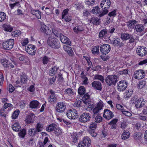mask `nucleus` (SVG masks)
Returning a JSON list of instances; mask_svg holds the SVG:
<instances>
[{"label": "nucleus", "instance_id": "51", "mask_svg": "<svg viewBox=\"0 0 147 147\" xmlns=\"http://www.w3.org/2000/svg\"><path fill=\"white\" fill-rule=\"evenodd\" d=\"M20 113V111L19 110L17 109L13 113L12 118V119H15L18 117V115Z\"/></svg>", "mask_w": 147, "mask_h": 147}, {"label": "nucleus", "instance_id": "35", "mask_svg": "<svg viewBox=\"0 0 147 147\" xmlns=\"http://www.w3.org/2000/svg\"><path fill=\"white\" fill-rule=\"evenodd\" d=\"M61 30L58 28L53 29L52 33L57 37H60L62 34L60 32Z\"/></svg>", "mask_w": 147, "mask_h": 147}, {"label": "nucleus", "instance_id": "57", "mask_svg": "<svg viewBox=\"0 0 147 147\" xmlns=\"http://www.w3.org/2000/svg\"><path fill=\"white\" fill-rule=\"evenodd\" d=\"M92 11L93 13H100V14L101 13L102 11H100L99 8V7L98 6H96V7H93V9L92 10Z\"/></svg>", "mask_w": 147, "mask_h": 147}, {"label": "nucleus", "instance_id": "39", "mask_svg": "<svg viewBox=\"0 0 147 147\" xmlns=\"http://www.w3.org/2000/svg\"><path fill=\"white\" fill-rule=\"evenodd\" d=\"M20 79L22 84H24L28 80V76L25 74H22L21 76Z\"/></svg>", "mask_w": 147, "mask_h": 147}, {"label": "nucleus", "instance_id": "12", "mask_svg": "<svg viewBox=\"0 0 147 147\" xmlns=\"http://www.w3.org/2000/svg\"><path fill=\"white\" fill-rule=\"evenodd\" d=\"M111 49L110 45L108 44L103 45L100 47V52L103 55L108 54L111 50Z\"/></svg>", "mask_w": 147, "mask_h": 147}, {"label": "nucleus", "instance_id": "48", "mask_svg": "<svg viewBox=\"0 0 147 147\" xmlns=\"http://www.w3.org/2000/svg\"><path fill=\"white\" fill-rule=\"evenodd\" d=\"M71 136L72 142L74 143H76L78 142V136L77 134L75 132L73 133L71 135Z\"/></svg>", "mask_w": 147, "mask_h": 147}, {"label": "nucleus", "instance_id": "31", "mask_svg": "<svg viewBox=\"0 0 147 147\" xmlns=\"http://www.w3.org/2000/svg\"><path fill=\"white\" fill-rule=\"evenodd\" d=\"M133 93V92L131 89H129L127 90H126L124 93V98L126 99L130 98Z\"/></svg>", "mask_w": 147, "mask_h": 147}, {"label": "nucleus", "instance_id": "2", "mask_svg": "<svg viewBox=\"0 0 147 147\" xmlns=\"http://www.w3.org/2000/svg\"><path fill=\"white\" fill-rule=\"evenodd\" d=\"M48 45L52 48L58 49L60 47L59 40L54 37H49L47 39Z\"/></svg>", "mask_w": 147, "mask_h": 147}, {"label": "nucleus", "instance_id": "26", "mask_svg": "<svg viewBox=\"0 0 147 147\" xmlns=\"http://www.w3.org/2000/svg\"><path fill=\"white\" fill-rule=\"evenodd\" d=\"M31 13L33 15H35L37 18L41 19V13L39 10H32L31 11Z\"/></svg>", "mask_w": 147, "mask_h": 147}, {"label": "nucleus", "instance_id": "32", "mask_svg": "<svg viewBox=\"0 0 147 147\" xmlns=\"http://www.w3.org/2000/svg\"><path fill=\"white\" fill-rule=\"evenodd\" d=\"M108 32L107 30L104 29L101 30L99 32V37L100 38H102L103 37H107V35Z\"/></svg>", "mask_w": 147, "mask_h": 147}, {"label": "nucleus", "instance_id": "59", "mask_svg": "<svg viewBox=\"0 0 147 147\" xmlns=\"http://www.w3.org/2000/svg\"><path fill=\"white\" fill-rule=\"evenodd\" d=\"M27 142L29 144V145L31 146L35 145L34 140L33 138H30L28 141Z\"/></svg>", "mask_w": 147, "mask_h": 147}, {"label": "nucleus", "instance_id": "44", "mask_svg": "<svg viewBox=\"0 0 147 147\" xmlns=\"http://www.w3.org/2000/svg\"><path fill=\"white\" fill-rule=\"evenodd\" d=\"M3 27L4 28V30L7 31L11 32L13 30L11 26L9 25L4 24L3 25Z\"/></svg>", "mask_w": 147, "mask_h": 147}, {"label": "nucleus", "instance_id": "10", "mask_svg": "<svg viewBox=\"0 0 147 147\" xmlns=\"http://www.w3.org/2000/svg\"><path fill=\"white\" fill-rule=\"evenodd\" d=\"M145 75V73L143 70L139 69L134 72V77L136 79L140 80L143 79Z\"/></svg>", "mask_w": 147, "mask_h": 147}, {"label": "nucleus", "instance_id": "60", "mask_svg": "<svg viewBox=\"0 0 147 147\" xmlns=\"http://www.w3.org/2000/svg\"><path fill=\"white\" fill-rule=\"evenodd\" d=\"M121 112L123 115L127 116H130L132 115L131 113L128 111H125L124 109V110L122 111Z\"/></svg>", "mask_w": 147, "mask_h": 147}, {"label": "nucleus", "instance_id": "22", "mask_svg": "<svg viewBox=\"0 0 147 147\" xmlns=\"http://www.w3.org/2000/svg\"><path fill=\"white\" fill-rule=\"evenodd\" d=\"M118 119H114L108 123L110 129H115L117 128V123Z\"/></svg>", "mask_w": 147, "mask_h": 147}, {"label": "nucleus", "instance_id": "25", "mask_svg": "<svg viewBox=\"0 0 147 147\" xmlns=\"http://www.w3.org/2000/svg\"><path fill=\"white\" fill-rule=\"evenodd\" d=\"M63 47L64 50L67 52L69 55L71 56L73 55L74 53L71 47L67 46L65 45H64Z\"/></svg>", "mask_w": 147, "mask_h": 147}, {"label": "nucleus", "instance_id": "54", "mask_svg": "<svg viewBox=\"0 0 147 147\" xmlns=\"http://www.w3.org/2000/svg\"><path fill=\"white\" fill-rule=\"evenodd\" d=\"M28 134L30 136H32L35 135L37 133V132L34 129H29L28 131Z\"/></svg>", "mask_w": 147, "mask_h": 147}, {"label": "nucleus", "instance_id": "4", "mask_svg": "<svg viewBox=\"0 0 147 147\" xmlns=\"http://www.w3.org/2000/svg\"><path fill=\"white\" fill-rule=\"evenodd\" d=\"M118 81L117 76L115 75L107 76L105 79L106 83L108 86L115 85Z\"/></svg>", "mask_w": 147, "mask_h": 147}, {"label": "nucleus", "instance_id": "36", "mask_svg": "<svg viewBox=\"0 0 147 147\" xmlns=\"http://www.w3.org/2000/svg\"><path fill=\"white\" fill-rule=\"evenodd\" d=\"M35 127V130L37 132H39L42 130L43 125L40 123H37Z\"/></svg>", "mask_w": 147, "mask_h": 147}, {"label": "nucleus", "instance_id": "37", "mask_svg": "<svg viewBox=\"0 0 147 147\" xmlns=\"http://www.w3.org/2000/svg\"><path fill=\"white\" fill-rule=\"evenodd\" d=\"M65 92L69 96L71 97H74V93L73 90L71 88H67L65 90Z\"/></svg>", "mask_w": 147, "mask_h": 147}, {"label": "nucleus", "instance_id": "19", "mask_svg": "<svg viewBox=\"0 0 147 147\" xmlns=\"http://www.w3.org/2000/svg\"><path fill=\"white\" fill-rule=\"evenodd\" d=\"M92 86L94 89L101 91L102 89L101 82L98 81H94L92 83Z\"/></svg>", "mask_w": 147, "mask_h": 147}, {"label": "nucleus", "instance_id": "58", "mask_svg": "<svg viewBox=\"0 0 147 147\" xmlns=\"http://www.w3.org/2000/svg\"><path fill=\"white\" fill-rule=\"evenodd\" d=\"M5 13L3 12H0V22L3 21L6 18Z\"/></svg>", "mask_w": 147, "mask_h": 147}, {"label": "nucleus", "instance_id": "45", "mask_svg": "<svg viewBox=\"0 0 147 147\" xmlns=\"http://www.w3.org/2000/svg\"><path fill=\"white\" fill-rule=\"evenodd\" d=\"M146 103V100L143 99L138 105H135V107L137 108H141L143 107Z\"/></svg>", "mask_w": 147, "mask_h": 147}, {"label": "nucleus", "instance_id": "38", "mask_svg": "<svg viewBox=\"0 0 147 147\" xmlns=\"http://www.w3.org/2000/svg\"><path fill=\"white\" fill-rule=\"evenodd\" d=\"M78 94L81 95H83L86 92L85 88L83 86H80L78 90Z\"/></svg>", "mask_w": 147, "mask_h": 147}, {"label": "nucleus", "instance_id": "17", "mask_svg": "<svg viewBox=\"0 0 147 147\" xmlns=\"http://www.w3.org/2000/svg\"><path fill=\"white\" fill-rule=\"evenodd\" d=\"M84 25L80 23L75 24L73 28V30L74 32L77 34L82 32L84 30Z\"/></svg>", "mask_w": 147, "mask_h": 147}, {"label": "nucleus", "instance_id": "6", "mask_svg": "<svg viewBox=\"0 0 147 147\" xmlns=\"http://www.w3.org/2000/svg\"><path fill=\"white\" fill-rule=\"evenodd\" d=\"M91 118V115L90 113L85 112L80 115L79 121L82 123H85L90 121Z\"/></svg>", "mask_w": 147, "mask_h": 147}, {"label": "nucleus", "instance_id": "20", "mask_svg": "<svg viewBox=\"0 0 147 147\" xmlns=\"http://www.w3.org/2000/svg\"><path fill=\"white\" fill-rule=\"evenodd\" d=\"M61 35V36L60 37V39L62 42L67 45L69 46L71 45V43L69 39L67 37L64 36L63 34Z\"/></svg>", "mask_w": 147, "mask_h": 147}, {"label": "nucleus", "instance_id": "27", "mask_svg": "<svg viewBox=\"0 0 147 147\" xmlns=\"http://www.w3.org/2000/svg\"><path fill=\"white\" fill-rule=\"evenodd\" d=\"M34 116L33 114H30L26 117V121L28 123H30L33 121L34 117Z\"/></svg>", "mask_w": 147, "mask_h": 147}, {"label": "nucleus", "instance_id": "8", "mask_svg": "<svg viewBox=\"0 0 147 147\" xmlns=\"http://www.w3.org/2000/svg\"><path fill=\"white\" fill-rule=\"evenodd\" d=\"M65 103L63 102H58L56 105L55 109L57 111L60 113L64 112L66 109Z\"/></svg>", "mask_w": 147, "mask_h": 147}, {"label": "nucleus", "instance_id": "64", "mask_svg": "<svg viewBox=\"0 0 147 147\" xmlns=\"http://www.w3.org/2000/svg\"><path fill=\"white\" fill-rule=\"evenodd\" d=\"M81 101L80 100L77 101L74 103L73 105L75 107H79L81 106Z\"/></svg>", "mask_w": 147, "mask_h": 147}, {"label": "nucleus", "instance_id": "53", "mask_svg": "<svg viewBox=\"0 0 147 147\" xmlns=\"http://www.w3.org/2000/svg\"><path fill=\"white\" fill-rule=\"evenodd\" d=\"M94 77L95 79L99 80L102 83H103L104 82L105 79L104 77L101 75H96Z\"/></svg>", "mask_w": 147, "mask_h": 147}, {"label": "nucleus", "instance_id": "46", "mask_svg": "<svg viewBox=\"0 0 147 147\" xmlns=\"http://www.w3.org/2000/svg\"><path fill=\"white\" fill-rule=\"evenodd\" d=\"M121 40L119 38H115L114 40L112 41V43L114 46H119V42Z\"/></svg>", "mask_w": 147, "mask_h": 147}, {"label": "nucleus", "instance_id": "9", "mask_svg": "<svg viewBox=\"0 0 147 147\" xmlns=\"http://www.w3.org/2000/svg\"><path fill=\"white\" fill-rule=\"evenodd\" d=\"M121 38L123 40H126L129 39V42L132 43L134 41L135 39L133 36L131 34L123 33L121 34Z\"/></svg>", "mask_w": 147, "mask_h": 147}, {"label": "nucleus", "instance_id": "47", "mask_svg": "<svg viewBox=\"0 0 147 147\" xmlns=\"http://www.w3.org/2000/svg\"><path fill=\"white\" fill-rule=\"evenodd\" d=\"M58 67L57 66H54L52 68L51 70H50V75L53 76L57 73L58 70Z\"/></svg>", "mask_w": 147, "mask_h": 147}, {"label": "nucleus", "instance_id": "50", "mask_svg": "<svg viewBox=\"0 0 147 147\" xmlns=\"http://www.w3.org/2000/svg\"><path fill=\"white\" fill-rule=\"evenodd\" d=\"M92 53L94 54H98L99 53V46H95L94 48H92Z\"/></svg>", "mask_w": 147, "mask_h": 147}, {"label": "nucleus", "instance_id": "28", "mask_svg": "<svg viewBox=\"0 0 147 147\" xmlns=\"http://www.w3.org/2000/svg\"><path fill=\"white\" fill-rule=\"evenodd\" d=\"M90 140L88 136L84 137L83 139L82 144L85 146H89L90 144Z\"/></svg>", "mask_w": 147, "mask_h": 147}, {"label": "nucleus", "instance_id": "24", "mask_svg": "<svg viewBox=\"0 0 147 147\" xmlns=\"http://www.w3.org/2000/svg\"><path fill=\"white\" fill-rule=\"evenodd\" d=\"M134 28L136 32L139 33L144 32V26L142 24H136Z\"/></svg>", "mask_w": 147, "mask_h": 147}, {"label": "nucleus", "instance_id": "21", "mask_svg": "<svg viewBox=\"0 0 147 147\" xmlns=\"http://www.w3.org/2000/svg\"><path fill=\"white\" fill-rule=\"evenodd\" d=\"M40 30L41 32L46 35H49L51 33V30L49 29V28L44 24L41 25Z\"/></svg>", "mask_w": 147, "mask_h": 147}, {"label": "nucleus", "instance_id": "62", "mask_svg": "<svg viewBox=\"0 0 147 147\" xmlns=\"http://www.w3.org/2000/svg\"><path fill=\"white\" fill-rule=\"evenodd\" d=\"M58 80L59 82H62L64 80V79L62 77V74L61 72H59L58 75Z\"/></svg>", "mask_w": 147, "mask_h": 147}, {"label": "nucleus", "instance_id": "29", "mask_svg": "<svg viewBox=\"0 0 147 147\" xmlns=\"http://www.w3.org/2000/svg\"><path fill=\"white\" fill-rule=\"evenodd\" d=\"M56 127L57 125L56 124L52 123L46 128V130L49 132L53 131L56 129Z\"/></svg>", "mask_w": 147, "mask_h": 147}, {"label": "nucleus", "instance_id": "52", "mask_svg": "<svg viewBox=\"0 0 147 147\" xmlns=\"http://www.w3.org/2000/svg\"><path fill=\"white\" fill-rule=\"evenodd\" d=\"M76 8L77 10H80L81 9H83L84 6L83 4L80 2H78L75 4Z\"/></svg>", "mask_w": 147, "mask_h": 147}, {"label": "nucleus", "instance_id": "49", "mask_svg": "<svg viewBox=\"0 0 147 147\" xmlns=\"http://www.w3.org/2000/svg\"><path fill=\"white\" fill-rule=\"evenodd\" d=\"M9 62L6 60H2L1 61V63L3 66L7 68H9Z\"/></svg>", "mask_w": 147, "mask_h": 147}, {"label": "nucleus", "instance_id": "56", "mask_svg": "<svg viewBox=\"0 0 147 147\" xmlns=\"http://www.w3.org/2000/svg\"><path fill=\"white\" fill-rule=\"evenodd\" d=\"M141 135L140 132H138L135 133L134 135V138L135 140H140L141 138Z\"/></svg>", "mask_w": 147, "mask_h": 147}, {"label": "nucleus", "instance_id": "15", "mask_svg": "<svg viewBox=\"0 0 147 147\" xmlns=\"http://www.w3.org/2000/svg\"><path fill=\"white\" fill-rule=\"evenodd\" d=\"M136 51L138 54L142 57L145 55L147 54V49L144 47H139Z\"/></svg>", "mask_w": 147, "mask_h": 147}, {"label": "nucleus", "instance_id": "3", "mask_svg": "<svg viewBox=\"0 0 147 147\" xmlns=\"http://www.w3.org/2000/svg\"><path fill=\"white\" fill-rule=\"evenodd\" d=\"M111 2L109 0H104L101 2L100 3L101 7L104 10L99 14V16L102 17L108 13L107 9L110 7Z\"/></svg>", "mask_w": 147, "mask_h": 147}, {"label": "nucleus", "instance_id": "43", "mask_svg": "<svg viewBox=\"0 0 147 147\" xmlns=\"http://www.w3.org/2000/svg\"><path fill=\"white\" fill-rule=\"evenodd\" d=\"M50 58L45 55L42 58V63L44 65L47 64L49 61Z\"/></svg>", "mask_w": 147, "mask_h": 147}, {"label": "nucleus", "instance_id": "14", "mask_svg": "<svg viewBox=\"0 0 147 147\" xmlns=\"http://www.w3.org/2000/svg\"><path fill=\"white\" fill-rule=\"evenodd\" d=\"M127 82L125 81L122 80L119 82L117 84L118 90L122 91L125 90L127 87Z\"/></svg>", "mask_w": 147, "mask_h": 147}, {"label": "nucleus", "instance_id": "11", "mask_svg": "<svg viewBox=\"0 0 147 147\" xmlns=\"http://www.w3.org/2000/svg\"><path fill=\"white\" fill-rule=\"evenodd\" d=\"M36 49L35 47L32 45H28L25 47L26 51L32 55H35Z\"/></svg>", "mask_w": 147, "mask_h": 147}, {"label": "nucleus", "instance_id": "33", "mask_svg": "<svg viewBox=\"0 0 147 147\" xmlns=\"http://www.w3.org/2000/svg\"><path fill=\"white\" fill-rule=\"evenodd\" d=\"M130 136V134L128 131H124L121 135V138L122 140H125L128 138Z\"/></svg>", "mask_w": 147, "mask_h": 147}, {"label": "nucleus", "instance_id": "13", "mask_svg": "<svg viewBox=\"0 0 147 147\" xmlns=\"http://www.w3.org/2000/svg\"><path fill=\"white\" fill-rule=\"evenodd\" d=\"M51 95L48 98L49 102L52 104L56 103L57 101V97L55 95V92L53 90L51 89L49 91Z\"/></svg>", "mask_w": 147, "mask_h": 147}, {"label": "nucleus", "instance_id": "55", "mask_svg": "<svg viewBox=\"0 0 147 147\" xmlns=\"http://www.w3.org/2000/svg\"><path fill=\"white\" fill-rule=\"evenodd\" d=\"M26 133V130L25 129H23L18 133V135L20 138H23L24 137Z\"/></svg>", "mask_w": 147, "mask_h": 147}, {"label": "nucleus", "instance_id": "16", "mask_svg": "<svg viewBox=\"0 0 147 147\" xmlns=\"http://www.w3.org/2000/svg\"><path fill=\"white\" fill-rule=\"evenodd\" d=\"M103 115L104 118L108 120L111 119L114 116L113 113L107 109L104 110Z\"/></svg>", "mask_w": 147, "mask_h": 147}, {"label": "nucleus", "instance_id": "18", "mask_svg": "<svg viewBox=\"0 0 147 147\" xmlns=\"http://www.w3.org/2000/svg\"><path fill=\"white\" fill-rule=\"evenodd\" d=\"M83 98L82 101L86 106L89 108L91 107L90 102L89 101L90 95L88 93H85L83 95Z\"/></svg>", "mask_w": 147, "mask_h": 147}, {"label": "nucleus", "instance_id": "34", "mask_svg": "<svg viewBox=\"0 0 147 147\" xmlns=\"http://www.w3.org/2000/svg\"><path fill=\"white\" fill-rule=\"evenodd\" d=\"M90 22L95 25H99L100 21L99 19L96 17H92L90 20Z\"/></svg>", "mask_w": 147, "mask_h": 147}, {"label": "nucleus", "instance_id": "30", "mask_svg": "<svg viewBox=\"0 0 147 147\" xmlns=\"http://www.w3.org/2000/svg\"><path fill=\"white\" fill-rule=\"evenodd\" d=\"M12 129L16 131H18L21 130V127L17 122H16L12 125Z\"/></svg>", "mask_w": 147, "mask_h": 147}, {"label": "nucleus", "instance_id": "63", "mask_svg": "<svg viewBox=\"0 0 147 147\" xmlns=\"http://www.w3.org/2000/svg\"><path fill=\"white\" fill-rule=\"evenodd\" d=\"M137 99V97L136 96H135L132 97L130 100V102L132 104H135L136 103V100Z\"/></svg>", "mask_w": 147, "mask_h": 147}, {"label": "nucleus", "instance_id": "7", "mask_svg": "<svg viewBox=\"0 0 147 147\" xmlns=\"http://www.w3.org/2000/svg\"><path fill=\"white\" fill-rule=\"evenodd\" d=\"M14 44V39H11L3 42L2 45L4 49L9 50L13 48Z\"/></svg>", "mask_w": 147, "mask_h": 147}, {"label": "nucleus", "instance_id": "1", "mask_svg": "<svg viewBox=\"0 0 147 147\" xmlns=\"http://www.w3.org/2000/svg\"><path fill=\"white\" fill-rule=\"evenodd\" d=\"M103 107V102L100 100L96 106L93 108L92 119L96 123H99L102 121L103 118L98 113L100 110L102 109Z\"/></svg>", "mask_w": 147, "mask_h": 147}, {"label": "nucleus", "instance_id": "5", "mask_svg": "<svg viewBox=\"0 0 147 147\" xmlns=\"http://www.w3.org/2000/svg\"><path fill=\"white\" fill-rule=\"evenodd\" d=\"M97 124L94 122H91L88 126V131L92 136L93 137H96L97 133L95 132V129L97 127Z\"/></svg>", "mask_w": 147, "mask_h": 147}, {"label": "nucleus", "instance_id": "41", "mask_svg": "<svg viewBox=\"0 0 147 147\" xmlns=\"http://www.w3.org/2000/svg\"><path fill=\"white\" fill-rule=\"evenodd\" d=\"M146 82L145 81L142 80L140 81L138 83L137 88L141 89L146 85Z\"/></svg>", "mask_w": 147, "mask_h": 147}, {"label": "nucleus", "instance_id": "42", "mask_svg": "<svg viewBox=\"0 0 147 147\" xmlns=\"http://www.w3.org/2000/svg\"><path fill=\"white\" fill-rule=\"evenodd\" d=\"M137 22V21L136 20H129L127 23V25L128 26L131 27H133L134 28V26H135Z\"/></svg>", "mask_w": 147, "mask_h": 147}, {"label": "nucleus", "instance_id": "40", "mask_svg": "<svg viewBox=\"0 0 147 147\" xmlns=\"http://www.w3.org/2000/svg\"><path fill=\"white\" fill-rule=\"evenodd\" d=\"M71 111L73 119H75L78 118V115L77 110L76 109H71Z\"/></svg>", "mask_w": 147, "mask_h": 147}, {"label": "nucleus", "instance_id": "61", "mask_svg": "<svg viewBox=\"0 0 147 147\" xmlns=\"http://www.w3.org/2000/svg\"><path fill=\"white\" fill-rule=\"evenodd\" d=\"M62 129L58 127L56 129L55 131V134L57 135H59L62 133Z\"/></svg>", "mask_w": 147, "mask_h": 147}, {"label": "nucleus", "instance_id": "23", "mask_svg": "<svg viewBox=\"0 0 147 147\" xmlns=\"http://www.w3.org/2000/svg\"><path fill=\"white\" fill-rule=\"evenodd\" d=\"M40 106V103L37 100H32L30 102L29 104L30 107L32 109H37Z\"/></svg>", "mask_w": 147, "mask_h": 147}]
</instances>
